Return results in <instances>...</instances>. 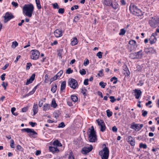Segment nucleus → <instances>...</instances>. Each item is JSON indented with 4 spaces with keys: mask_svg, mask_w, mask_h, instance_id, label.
I'll return each mask as SVG.
<instances>
[{
    "mask_svg": "<svg viewBox=\"0 0 159 159\" xmlns=\"http://www.w3.org/2000/svg\"><path fill=\"white\" fill-rule=\"evenodd\" d=\"M134 92L135 93V98L137 99H139L142 93L141 91L140 90L135 89Z\"/></svg>",
    "mask_w": 159,
    "mask_h": 159,
    "instance_id": "nucleus-15",
    "label": "nucleus"
},
{
    "mask_svg": "<svg viewBox=\"0 0 159 159\" xmlns=\"http://www.w3.org/2000/svg\"><path fill=\"white\" fill-rule=\"evenodd\" d=\"M31 53L30 57L31 59L36 60L39 58L40 52L38 50L36 49L32 50L31 51Z\"/></svg>",
    "mask_w": 159,
    "mask_h": 159,
    "instance_id": "nucleus-5",
    "label": "nucleus"
},
{
    "mask_svg": "<svg viewBox=\"0 0 159 159\" xmlns=\"http://www.w3.org/2000/svg\"><path fill=\"white\" fill-rule=\"evenodd\" d=\"M28 135L30 137L35 138L37 137V133L34 131L31 134H29Z\"/></svg>",
    "mask_w": 159,
    "mask_h": 159,
    "instance_id": "nucleus-29",
    "label": "nucleus"
},
{
    "mask_svg": "<svg viewBox=\"0 0 159 159\" xmlns=\"http://www.w3.org/2000/svg\"><path fill=\"white\" fill-rule=\"evenodd\" d=\"M29 128H25L23 129H21V131L22 132H26L27 133L29 131Z\"/></svg>",
    "mask_w": 159,
    "mask_h": 159,
    "instance_id": "nucleus-63",
    "label": "nucleus"
},
{
    "mask_svg": "<svg viewBox=\"0 0 159 159\" xmlns=\"http://www.w3.org/2000/svg\"><path fill=\"white\" fill-rule=\"evenodd\" d=\"M32 66V64L31 63H28L27 64L26 69V70H28L30 69V67Z\"/></svg>",
    "mask_w": 159,
    "mask_h": 159,
    "instance_id": "nucleus-56",
    "label": "nucleus"
},
{
    "mask_svg": "<svg viewBox=\"0 0 159 159\" xmlns=\"http://www.w3.org/2000/svg\"><path fill=\"white\" fill-rule=\"evenodd\" d=\"M57 85L56 84L55 86H53L52 87L51 89V91L54 93H55L57 89Z\"/></svg>",
    "mask_w": 159,
    "mask_h": 159,
    "instance_id": "nucleus-35",
    "label": "nucleus"
},
{
    "mask_svg": "<svg viewBox=\"0 0 159 159\" xmlns=\"http://www.w3.org/2000/svg\"><path fill=\"white\" fill-rule=\"evenodd\" d=\"M50 105L48 104H44L43 107V111H46L49 110L50 108Z\"/></svg>",
    "mask_w": 159,
    "mask_h": 159,
    "instance_id": "nucleus-18",
    "label": "nucleus"
},
{
    "mask_svg": "<svg viewBox=\"0 0 159 159\" xmlns=\"http://www.w3.org/2000/svg\"><path fill=\"white\" fill-rule=\"evenodd\" d=\"M29 124L32 127H33L35 126V125H36L37 124L35 122H30Z\"/></svg>",
    "mask_w": 159,
    "mask_h": 159,
    "instance_id": "nucleus-62",
    "label": "nucleus"
},
{
    "mask_svg": "<svg viewBox=\"0 0 159 159\" xmlns=\"http://www.w3.org/2000/svg\"><path fill=\"white\" fill-rule=\"evenodd\" d=\"M18 45V43L17 42L15 41L12 43V46L13 48H14H14H15L16 47H17Z\"/></svg>",
    "mask_w": 159,
    "mask_h": 159,
    "instance_id": "nucleus-55",
    "label": "nucleus"
},
{
    "mask_svg": "<svg viewBox=\"0 0 159 159\" xmlns=\"http://www.w3.org/2000/svg\"><path fill=\"white\" fill-rule=\"evenodd\" d=\"M91 128V129H89L90 131L89 135V139L90 142H94L97 140L96 132L95 131L93 126H92Z\"/></svg>",
    "mask_w": 159,
    "mask_h": 159,
    "instance_id": "nucleus-3",
    "label": "nucleus"
},
{
    "mask_svg": "<svg viewBox=\"0 0 159 159\" xmlns=\"http://www.w3.org/2000/svg\"><path fill=\"white\" fill-rule=\"evenodd\" d=\"M107 115L108 117H110L112 114V112L110 111L109 110H107L106 111Z\"/></svg>",
    "mask_w": 159,
    "mask_h": 159,
    "instance_id": "nucleus-37",
    "label": "nucleus"
},
{
    "mask_svg": "<svg viewBox=\"0 0 159 159\" xmlns=\"http://www.w3.org/2000/svg\"><path fill=\"white\" fill-rule=\"evenodd\" d=\"M129 43L131 45V51H135L136 48L137 47L136 42L134 40H131L129 41Z\"/></svg>",
    "mask_w": 159,
    "mask_h": 159,
    "instance_id": "nucleus-11",
    "label": "nucleus"
},
{
    "mask_svg": "<svg viewBox=\"0 0 159 159\" xmlns=\"http://www.w3.org/2000/svg\"><path fill=\"white\" fill-rule=\"evenodd\" d=\"M34 93V92L32 90L30 92L24 95L23 97L26 98V97L30 95L33 94Z\"/></svg>",
    "mask_w": 159,
    "mask_h": 159,
    "instance_id": "nucleus-44",
    "label": "nucleus"
},
{
    "mask_svg": "<svg viewBox=\"0 0 159 159\" xmlns=\"http://www.w3.org/2000/svg\"><path fill=\"white\" fill-rule=\"evenodd\" d=\"M126 32V31L123 29H121L120 30V32L119 34L120 35H124Z\"/></svg>",
    "mask_w": 159,
    "mask_h": 159,
    "instance_id": "nucleus-39",
    "label": "nucleus"
},
{
    "mask_svg": "<svg viewBox=\"0 0 159 159\" xmlns=\"http://www.w3.org/2000/svg\"><path fill=\"white\" fill-rule=\"evenodd\" d=\"M63 73L62 70H61L59 72H58L56 75H57L58 77L60 78Z\"/></svg>",
    "mask_w": 159,
    "mask_h": 159,
    "instance_id": "nucleus-54",
    "label": "nucleus"
},
{
    "mask_svg": "<svg viewBox=\"0 0 159 159\" xmlns=\"http://www.w3.org/2000/svg\"><path fill=\"white\" fill-rule=\"evenodd\" d=\"M35 75L34 74H33L30 79L27 80L26 83V85H28L30 83H31L34 80Z\"/></svg>",
    "mask_w": 159,
    "mask_h": 159,
    "instance_id": "nucleus-14",
    "label": "nucleus"
},
{
    "mask_svg": "<svg viewBox=\"0 0 159 159\" xmlns=\"http://www.w3.org/2000/svg\"><path fill=\"white\" fill-rule=\"evenodd\" d=\"M63 50L62 49H60L57 50V52H58V56L59 57H61V58L62 57L61 55H62V53L63 52Z\"/></svg>",
    "mask_w": 159,
    "mask_h": 159,
    "instance_id": "nucleus-38",
    "label": "nucleus"
},
{
    "mask_svg": "<svg viewBox=\"0 0 159 159\" xmlns=\"http://www.w3.org/2000/svg\"><path fill=\"white\" fill-rule=\"evenodd\" d=\"M142 115L144 117L146 116L148 114V112L146 111L143 110L142 111Z\"/></svg>",
    "mask_w": 159,
    "mask_h": 159,
    "instance_id": "nucleus-50",
    "label": "nucleus"
},
{
    "mask_svg": "<svg viewBox=\"0 0 159 159\" xmlns=\"http://www.w3.org/2000/svg\"><path fill=\"white\" fill-rule=\"evenodd\" d=\"M102 53L101 52H99L96 54L97 56L98 57L99 59L101 58L102 56Z\"/></svg>",
    "mask_w": 159,
    "mask_h": 159,
    "instance_id": "nucleus-48",
    "label": "nucleus"
},
{
    "mask_svg": "<svg viewBox=\"0 0 159 159\" xmlns=\"http://www.w3.org/2000/svg\"><path fill=\"white\" fill-rule=\"evenodd\" d=\"M97 121L98 125L100 126V130L102 132H104L106 129V127L104 121L102 120H100V121L97 120Z\"/></svg>",
    "mask_w": 159,
    "mask_h": 159,
    "instance_id": "nucleus-9",
    "label": "nucleus"
},
{
    "mask_svg": "<svg viewBox=\"0 0 159 159\" xmlns=\"http://www.w3.org/2000/svg\"><path fill=\"white\" fill-rule=\"evenodd\" d=\"M149 53L152 54H155L156 53V50L154 49L153 47H150L148 48Z\"/></svg>",
    "mask_w": 159,
    "mask_h": 159,
    "instance_id": "nucleus-25",
    "label": "nucleus"
},
{
    "mask_svg": "<svg viewBox=\"0 0 159 159\" xmlns=\"http://www.w3.org/2000/svg\"><path fill=\"white\" fill-rule=\"evenodd\" d=\"M103 70L102 69L99 71V73L98 74V75L99 77H102L103 75Z\"/></svg>",
    "mask_w": 159,
    "mask_h": 159,
    "instance_id": "nucleus-41",
    "label": "nucleus"
},
{
    "mask_svg": "<svg viewBox=\"0 0 159 159\" xmlns=\"http://www.w3.org/2000/svg\"><path fill=\"white\" fill-rule=\"evenodd\" d=\"M109 98L111 99L110 102L112 103L114 102L116 100L114 96H111L109 97Z\"/></svg>",
    "mask_w": 159,
    "mask_h": 159,
    "instance_id": "nucleus-46",
    "label": "nucleus"
},
{
    "mask_svg": "<svg viewBox=\"0 0 159 159\" xmlns=\"http://www.w3.org/2000/svg\"><path fill=\"white\" fill-rule=\"evenodd\" d=\"M134 139L131 136H129L126 139V140H127V142L129 143Z\"/></svg>",
    "mask_w": 159,
    "mask_h": 159,
    "instance_id": "nucleus-45",
    "label": "nucleus"
},
{
    "mask_svg": "<svg viewBox=\"0 0 159 159\" xmlns=\"http://www.w3.org/2000/svg\"><path fill=\"white\" fill-rule=\"evenodd\" d=\"M106 85V83H104L103 81H101L99 83V85L103 88H104Z\"/></svg>",
    "mask_w": 159,
    "mask_h": 159,
    "instance_id": "nucleus-33",
    "label": "nucleus"
},
{
    "mask_svg": "<svg viewBox=\"0 0 159 159\" xmlns=\"http://www.w3.org/2000/svg\"><path fill=\"white\" fill-rule=\"evenodd\" d=\"M93 147L91 145L90 147H84L82 149V151L84 152V153L87 154L91 151Z\"/></svg>",
    "mask_w": 159,
    "mask_h": 159,
    "instance_id": "nucleus-13",
    "label": "nucleus"
},
{
    "mask_svg": "<svg viewBox=\"0 0 159 159\" xmlns=\"http://www.w3.org/2000/svg\"><path fill=\"white\" fill-rule=\"evenodd\" d=\"M65 11V10L64 8H60L59 9L58 11V12L60 14H63Z\"/></svg>",
    "mask_w": 159,
    "mask_h": 159,
    "instance_id": "nucleus-47",
    "label": "nucleus"
},
{
    "mask_svg": "<svg viewBox=\"0 0 159 159\" xmlns=\"http://www.w3.org/2000/svg\"><path fill=\"white\" fill-rule=\"evenodd\" d=\"M68 84V85L74 89H75L78 86L77 81L74 79H71Z\"/></svg>",
    "mask_w": 159,
    "mask_h": 159,
    "instance_id": "nucleus-8",
    "label": "nucleus"
},
{
    "mask_svg": "<svg viewBox=\"0 0 159 159\" xmlns=\"http://www.w3.org/2000/svg\"><path fill=\"white\" fill-rule=\"evenodd\" d=\"M139 147L140 148H143V149H146L147 148V145L146 144H143L141 143L139 144Z\"/></svg>",
    "mask_w": 159,
    "mask_h": 159,
    "instance_id": "nucleus-36",
    "label": "nucleus"
},
{
    "mask_svg": "<svg viewBox=\"0 0 159 159\" xmlns=\"http://www.w3.org/2000/svg\"><path fill=\"white\" fill-rule=\"evenodd\" d=\"M86 91L87 90L86 89H81V92L84 96H85V95H86Z\"/></svg>",
    "mask_w": 159,
    "mask_h": 159,
    "instance_id": "nucleus-57",
    "label": "nucleus"
},
{
    "mask_svg": "<svg viewBox=\"0 0 159 159\" xmlns=\"http://www.w3.org/2000/svg\"><path fill=\"white\" fill-rule=\"evenodd\" d=\"M16 148L17 150H18L19 151L23 152L24 149L22 148V147L19 145H18L17 146Z\"/></svg>",
    "mask_w": 159,
    "mask_h": 159,
    "instance_id": "nucleus-42",
    "label": "nucleus"
},
{
    "mask_svg": "<svg viewBox=\"0 0 159 159\" xmlns=\"http://www.w3.org/2000/svg\"><path fill=\"white\" fill-rule=\"evenodd\" d=\"M80 74L82 75H85L86 74V72L84 69H82L79 71Z\"/></svg>",
    "mask_w": 159,
    "mask_h": 159,
    "instance_id": "nucleus-43",
    "label": "nucleus"
},
{
    "mask_svg": "<svg viewBox=\"0 0 159 159\" xmlns=\"http://www.w3.org/2000/svg\"><path fill=\"white\" fill-rule=\"evenodd\" d=\"M80 19V17L79 16H76L74 17V21H75V22H77Z\"/></svg>",
    "mask_w": 159,
    "mask_h": 159,
    "instance_id": "nucleus-52",
    "label": "nucleus"
},
{
    "mask_svg": "<svg viewBox=\"0 0 159 159\" xmlns=\"http://www.w3.org/2000/svg\"><path fill=\"white\" fill-rule=\"evenodd\" d=\"M135 53L137 54V58H141L142 57L143 54L142 50H140L139 51Z\"/></svg>",
    "mask_w": 159,
    "mask_h": 159,
    "instance_id": "nucleus-26",
    "label": "nucleus"
},
{
    "mask_svg": "<svg viewBox=\"0 0 159 159\" xmlns=\"http://www.w3.org/2000/svg\"><path fill=\"white\" fill-rule=\"evenodd\" d=\"M28 135L30 137L35 138L37 137V133L34 131L31 134H29Z\"/></svg>",
    "mask_w": 159,
    "mask_h": 159,
    "instance_id": "nucleus-28",
    "label": "nucleus"
},
{
    "mask_svg": "<svg viewBox=\"0 0 159 159\" xmlns=\"http://www.w3.org/2000/svg\"><path fill=\"white\" fill-rule=\"evenodd\" d=\"M112 1L111 0H105L104 1V3L106 6H109L112 4Z\"/></svg>",
    "mask_w": 159,
    "mask_h": 159,
    "instance_id": "nucleus-24",
    "label": "nucleus"
},
{
    "mask_svg": "<svg viewBox=\"0 0 159 159\" xmlns=\"http://www.w3.org/2000/svg\"><path fill=\"white\" fill-rule=\"evenodd\" d=\"M38 107L37 104H34L33 108L34 112V115H35L38 112Z\"/></svg>",
    "mask_w": 159,
    "mask_h": 159,
    "instance_id": "nucleus-19",
    "label": "nucleus"
},
{
    "mask_svg": "<svg viewBox=\"0 0 159 159\" xmlns=\"http://www.w3.org/2000/svg\"><path fill=\"white\" fill-rule=\"evenodd\" d=\"M28 109V107H24L22 108L21 112H26Z\"/></svg>",
    "mask_w": 159,
    "mask_h": 159,
    "instance_id": "nucleus-58",
    "label": "nucleus"
},
{
    "mask_svg": "<svg viewBox=\"0 0 159 159\" xmlns=\"http://www.w3.org/2000/svg\"><path fill=\"white\" fill-rule=\"evenodd\" d=\"M129 10L130 12L134 15L138 16L143 15L142 11L134 5H130Z\"/></svg>",
    "mask_w": 159,
    "mask_h": 159,
    "instance_id": "nucleus-2",
    "label": "nucleus"
},
{
    "mask_svg": "<svg viewBox=\"0 0 159 159\" xmlns=\"http://www.w3.org/2000/svg\"><path fill=\"white\" fill-rule=\"evenodd\" d=\"M55 36L57 38H59L62 35V32L61 30L57 29L54 32Z\"/></svg>",
    "mask_w": 159,
    "mask_h": 159,
    "instance_id": "nucleus-12",
    "label": "nucleus"
},
{
    "mask_svg": "<svg viewBox=\"0 0 159 159\" xmlns=\"http://www.w3.org/2000/svg\"><path fill=\"white\" fill-rule=\"evenodd\" d=\"M52 5L54 9H58L59 8V7L57 3H55Z\"/></svg>",
    "mask_w": 159,
    "mask_h": 159,
    "instance_id": "nucleus-40",
    "label": "nucleus"
},
{
    "mask_svg": "<svg viewBox=\"0 0 159 159\" xmlns=\"http://www.w3.org/2000/svg\"><path fill=\"white\" fill-rule=\"evenodd\" d=\"M112 130L113 132H116L117 131V128L116 126H114L112 127Z\"/></svg>",
    "mask_w": 159,
    "mask_h": 159,
    "instance_id": "nucleus-60",
    "label": "nucleus"
},
{
    "mask_svg": "<svg viewBox=\"0 0 159 159\" xmlns=\"http://www.w3.org/2000/svg\"><path fill=\"white\" fill-rule=\"evenodd\" d=\"M150 43L151 44H153L155 43L157 41V39L156 37H155L153 36V35L151 36L149 39Z\"/></svg>",
    "mask_w": 159,
    "mask_h": 159,
    "instance_id": "nucleus-16",
    "label": "nucleus"
},
{
    "mask_svg": "<svg viewBox=\"0 0 159 159\" xmlns=\"http://www.w3.org/2000/svg\"><path fill=\"white\" fill-rule=\"evenodd\" d=\"M89 60L87 59L86 60H85L84 61V65L85 66H86L88 65L89 64Z\"/></svg>",
    "mask_w": 159,
    "mask_h": 159,
    "instance_id": "nucleus-59",
    "label": "nucleus"
},
{
    "mask_svg": "<svg viewBox=\"0 0 159 159\" xmlns=\"http://www.w3.org/2000/svg\"><path fill=\"white\" fill-rule=\"evenodd\" d=\"M66 87V82L65 81H63L61 84V91L62 92L65 89Z\"/></svg>",
    "mask_w": 159,
    "mask_h": 159,
    "instance_id": "nucleus-21",
    "label": "nucleus"
},
{
    "mask_svg": "<svg viewBox=\"0 0 159 159\" xmlns=\"http://www.w3.org/2000/svg\"><path fill=\"white\" fill-rule=\"evenodd\" d=\"M110 81L111 82L114 81L113 82V84H116L118 81L117 78L115 76H114L111 79Z\"/></svg>",
    "mask_w": 159,
    "mask_h": 159,
    "instance_id": "nucleus-32",
    "label": "nucleus"
},
{
    "mask_svg": "<svg viewBox=\"0 0 159 159\" xmlns=\"http://www.w3.org/2000/svg\"><path fill=\"white\" fill-rule=\"evenodd\" d=\"M4 22L5 23H7L10 20L14 17V16L11 13L8 12H7L4 16Z\"/></svg>",
    "mask_w": 159,
    "mask_h": 159,
    "instance_id": "nucleus-10",
    "label": "nucleus"
},
{
    "mask_svg": "<svg viewBox=\"0 0 159 159\" xmlns=\"http://www.w3.org/2000/svg\"><path fill=\"white\" fill-rule=\"evenodd\" d=\"M57 106L56 101L54 98L53 99L52 101L51 106L53 108H56Z\"/></svg>",
    "mask_w": 159,
    "mask_h": 159,
    "instance_id": "nucleus-31",
    "label": "nucleus"
},
{
    "mask_svg": "<svg viewBox=\"0 0 159 159\" xmlns=\"http://www.w3.org/2000/svg\"><path fill=\"white\" fill-rule=\"evenodd\" d=\"M53 145L58 147H61L62 146L61 144L57 140H56L53 142Z\"/></svg>",
    "mask_w": 159,
    "mask_h": 159,
    "instance_id": "nucleus-23",
    "label": "nucleus"
},
{
    "mask_svg": "<svg viewBox=\"0 0 159 159\" xmlns=\"http://www.w3.org/2000/svg\"><path fill=\"white\" fill-rule=\"evenodd\" d=\"M72 100L75 102H76L78 100L77 97L75 95H72L71 96Z\"/></svg>",
    "mask_w": 159,
    "mask_h": 159,
    "instance_id": "nucleus-27",
    "label": "nucleus"
},
{
    "mask_svg": "<svg viewBox=\"0 0 159 159\" xmlns=\"http://www.w3.org/2000/svg\"><path fill=\"white\" fill-rule=\"evenodd\" d=\"M102 159H108L109 154V151L108 148L105 147L99 152Z\"/></svg>",
    "mask_w": 159,
    "mask_h": 159,
    "instance_id": "nucleus-4",
    "label": "nucleus"
},
{
    "mask_svg": "<svg viewBox=\"0 0 159 159\" xmlns=\"http://www.w3.org/2000/svg\"><path fill=\"white\" fill-rule=\"evenodd\" d=\"M110 6H111L114 10H115L118 8L119 5L116 2H115L113 3L112 2V4H111Z\"/></svg>",
    "mask_w": 159,
    "mask_h": 159,
    "instance_id": "nucleus-20",
    "label": "nucleus"
},
{
    "mask_svg": "<svg viewBox=\"0 0 159 159\" xmlns=\"http://www.w3.org/2000/svg\"><path fill=\"white\" fill-rule=\"evenodd\" d=\"M14 142L13 140L11 139V144H10V146L11 148H15L14 146Z\"/></svg>",
    "mask_w": 159,
    "mask_h": 159,
    "instance_id": "nucleus-53",
    "label": "nucleus"
},
{
    "mask_svg": "<svg viewBox=\"0 0 159 159\" xmlns=\"http://www.w3.org/2000/svg\"><path fill=\"white\" fill-rule=\"evenodd\" d=\"M49 150L50 151L52 152L53 153H54L57 151L59 152V149L57 147H55L49 146Z\"/></svg>",
    "mask_w": 159,
    "mask_h": 159,
    "instance_id": "nucleus-17",
    "label": "nucleus"
},
{
    "mask_svg": "<svg viewBox=\"0 0 159 159\" xmlns=\"http://www.w3.org/2000/svg\"><path fill=\"white\" fill-rule=\"evenodd\" d=\"M65 125L64 124V123L63 122H61V123H60L58 126V128H63L65 126Z\"/></svg>",
    "mask_w": 159,
    "mask_h": 159,
    "instance_id": "nucleus-51",
    "label": "nucleus"
},
{
    "mask_svg": "<svg viewBox=\"0 0 159 159\" xmlns=\"http://www.w3.org/2000/svg\"><path fill=\"white\" fill-rule=\"evenodd\" d=\"M132 146H134L135 145V140L134 139L133 140L130 141L129 143Z\"/></svg>",
    "mask_w": 159,
    "mask_h": 159,
    "instance_id": "nucleus-61",
    "label": "nucleus"
},
{
    "mask_svg": "<svg viewBox=\"0 0 159 159\" xmlns=\"http://www.w3.org/2000/svg\"><path fill=\"white\" fill-rule=\"evenodd\" d=\"M73 71L71 70L70 68H68L66 70V73L67 74H70L72 73Z\"/></svg>",
    "mask_w": 159,
    "mask_h": 159,
    "instance_id": "nucleus-49",
    "label": "nucleus"
},
{
    "mask_svg": "<svg viewBox=\"0 0 159 159\" xmlns=\"http://www.w3.org/2000/svg\"><path fill=\"white\" fill-rule=\"evenodd\" d=\"M129 57L132 59L137 58V54H136L135 52L131 53L129 55Z\"/></svg>",
    "mask_w": 159,
    "mask_h": 159,
    "instance_id": "nucleus-30",
    "label": "nucleus"
},
{
    "mask_svg": "<svg viewBox=\"0 0 159 159\" xmlns=\"http://www.w3.org/2000/svg\"><path fill=\"white\" fill-rule=\"evenodd\" d=\"M89 80V79H85L84 82V85H88V81Z\"/></svg>",
    "mask_w": 159,
    "mask_h": 159,
    "instance_id": "nucleus-64",
    "label": "nucleus"
},
{
    "mask_svg": "<svg viewBox=\"0 0 159 159\" xmlns=\"http://www.w3.org/2000/svg\"><path fill=\"white\" fill-rule=\"evenodd\" d=\"M78 43L77 39L76 37H74L73 39V40L71 41V44L72 46H74L77 44Z\"/></svg>",
    "mask_w": 159,
    "mask_h": 159,
    "instance_id": "nucleus-22",
    "label": "nucleus"
},
{
    "mask_svg": "<svg viewBox=\"0 0 159 159\" xmlns=\"http://www.w3.org/2000/svg\"><path fill=\"white\" fill-rule=\"evenodd\" d=\"M152 20L149 21V24L152 28H155L159 23V21L158 22L156 19L154 18L153 17H152Z\"/></svg>",
    "mask_w": 159,
    "mask_h": 159,
    "instance_id": "nucleus-7",
    "label": "nucleus"
},
{
    "mask_svg": "<svg viewBox=\"0 0 159 159\" xmlns=\"http://www.w3.org/2000/svg\"><path fill=\"white\" fill-rule=\"evenodd\" d=\"M143 124H135L134 122L131 123L130 128L135 131H138L141 129L143 127Z\"/></svg>",
    "mask_w": 159,
    "mask_h": 159,
    "instance_id": "nucleus-6",
    "label": "nucleus"
},
{
    "mask_svg": "<svg viewBox=\"0 0 159 159\" xmlns=\"http://www.w3.org/2000/svg\"><path fill=\"white\" fill-rule=\"evenodd\" d=\"M34 10V7L32 4H25L23 7V13L26 16L30 17Z\"/></svg>",
    "mask_w": 159,
    "mask_h": 159,
    "instance_id": "nucleus-1",
    "label": "nucleus"
},
{
    "mask_svg": "<svg viewBox=\"0 0 159 159\" xmlns=\"http://www.w3.org/2000/svg\"><path fill=\"white\" fill-rule=\"evenodd\" d=\"M59 78L58 76H57V75H55L54 77H53L51 79H50V83H52V82L53 81L57 80V79H58V78Z\"/></svg>",
    "mask_w": 159,
    "mask_h": 159,
    "instance_id": "nucleus-34",
    "label": "nucleus"
}]
</instances>
